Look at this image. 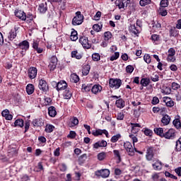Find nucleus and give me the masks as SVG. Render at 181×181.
<instances>
[{"label": "nucleus", "instance_id": "f257e3e1", "mask_svg": "<svg viewBox=\"0 0 181 181\" xmlns=\"http://www.w3.org/2000/svg\"><path fill=\"white\" fill-rule=\"evenodd\" d=\"M124 148L129 156H134V155H135V152H137V153H139L140 155L144 153L142 151H139L136 150L135 147H133L132 144L129 141H126L124 144Z\"/></svg>", "mask_w": 181, "mask_h": 181}, {"label": "nucleus", "instance_id": "f03ea898", "mask_svg": "<svg viewBox=\"0 0 181 181\" xmlns=\"http://www.w3.org/2000/svg\"><path fill=\"white\" fill-rule=\"evenodd\" d=\"M75 15L72 19V25L74 26H78V25H81L84 22V16L81 14V11H77Z\"/></svg>", "mask_w": 181, "mask_h": 181}, {"label": "nucleus", "instance_id": "7ed1b4c3", "mask_svg": "<svg viewBox=\"0 0 181 181\" xmlns=\"http://www.w3.org/2000/svg\"><path fill=\"white\" fill-rule=\"evenodd\" d=\"M29 42L28 40H23L18 45V49L21 50V54L23 57L26 54V51L29 50Z\"/></svg>", "mask_w": 181, "mask_h": 181}, {"label": "nucleus", "instance_id": "20e7f679", "mask_svg": "<svg viewBox=\"0 0 181 181\" xmlns=\"http://www.w3.org/2000/svg\"><path fill=\"white\" fill-rule=\"evenodd\" d=\"M122 85V81L118 78H110L109 81V86L111 88H115V90H118L119 87Z\"/></svg>", "mask_w": 181, "mask_h": 181}, {"label": "nucleus", "instance_id": "39448f33", "mask_svg": "<svg viewBox=\"0 0 181 181\" xmlns=\"http://www.w3.org/2000/svg\"><path fill=\"white\" fill-rule=\"evenodd\" d=\"M95 176H98V177H103V179H105L110 176V170L108 169H102L98 170L95 172Z\"/></svg>", "mask_w": 181, "mask_h": 181}, {"label": "nucleus", "instance_id": "423d86ee", "mask_svg": "<svg viewBox=\"0 0 181 181\" xmlns=\"http://www.w3.org/2000/svg\"><path fill=\"white\" fill-rule=\"evenodd\" d=\"M54 86H55L57 91H63V90H67V83L64 81H60L58 83L53 82Z\"/></svg>", "mask_w": 181, "mask_h": 181}, {"label": "nucleus", "instance_id": "0eeeda50", "mask_svg": "<svg viewBox=\"0 0 181 181\" xmlns=\"http://www.w3.org/2000/svg\"><path fill=\"white\" fill-rule=\"evenodd\" d=\"M168 56H167V62H169L170 63H173V62L176 61V58L175 57V55L176 54V51L174 48H170L168 52Z\"/></svg>", "mask_w": 181, "mask_h": 181}, {"label": "nucleus", "instance_id": "6e6552de", "mask_svg": "<svg viewBox=\"0 0 181 181\" xmlns=\"http://www.w3.org/2000/svg\"><path fill=\"white\" fill-rule=\"evenodd\" d=\"M79 43L82 45L83 49H90L91 44L88 42V38L86 37H81L79 38Z\"/></svg>", "mask_w": 181, "mask_h": 181}, {"label": "nucleus", "instance_id": "1a4fd4ad", "mask_svg": "<svg viewBox=\"0 0 181 181\" xmlns=\"http://www.w3.org/2000/svg\"><path fill=\"white\" fill-rule=\"evenodd\" d=\"M129 4V0H117L115 1V5L119 8V9H125Z\"/></svg>", "mask_w": 181, "mask_h": 181}, {"label": "nucleus", "instance_id": "9d476101", "mask_svg": "<svg viewBox=\"0 0 181 181\" xmlns=\"http://www.w3.org/2000/svg\"><path fill=\"white\" fill-rule=\"evenodd\" d=\"M129 30L133 35H136V36H138V35L141 33V25H139V27H136L135 24H132L129 27Z\"/></svg>", "mask_w": 181, "mask_h": 181}, {"label": "nucleus", "instance_id": "9b49d317", "mask_svg": "<svg viewBox=\"0 0 181 181\" xmlns=\"http://www.w3.org/2000/svg\"><path fill=\"white\" fill-rule=\"evenodd\" d=\"M28 76L30 80H33V78H36V76H37V69L36 67H30L28 71Z\"/></svg>", "mask_w": 181, "mask_h": 181}, {"label": "nucleus", "instance_id": "f8f14e48", "mask_svg": "<svg viewBox=\"0 0 181 181\" xmlns=\"http://www.w3.org/2000/svg\"><path fill=\"white\" fill-rule=\"evenodd\" d=\"M103 134H104L106 136V138H108V131L105 130V129H98L96 130H93L92 132V135H93V136H100V135H103Z\"/></svg>", "mask_w": 181, "mask_h": 181}, {"label": "nucleus", "instance_id": "ddd939ff", "mask_svg": "<svg viewBox=\"0 0 181 181\" xmlns=\"http://www.w3.org/2000/svg\"><path fill=\"white\" fill-rule=\"evenodd\" d=\"M175 129H170L168 132L164 133V136L163 138H165V139H173L175 138Z\"/></svg>", "mask_w": 181, "mask_h": 181}, {"label": "nucleus", "instance_id": "4468645a", "mask_svg": "<svg viewBox=\"0 0 181 181\" xmlns=\"http://www.w3.org/2000/svg\"><path fill=\"white\" fill-rule=\"evenodd\" d=\"M38 87L40 90H42V91H47V90H49V85H47V82L43 79L40 80Z\"/></svg>", "mask_w": 181, "mask_h": 181}, {"label": "nucleus", "instance_id": "2eb2a0df", "mask_svg": "<svg viewBox=\"0 0 181 181\" xmlns=\"http://www.w3.org/2000/svg\"><path fill=\"white\" fill-rule=\"evenodd\" d=\"M132 127V134L136 135L138 132H139V129L141 128V124L138 123H130Z\"/></svg>", "mask_w": 181, "mask_h": 181}, {"label": "nucleus", "instance_id": "dca6fc26", "mask_svg": "<svg viewBox=\"0 0 181 181\" xmlns=\"http://www.w3.org/2000/svg\"><path fill=\"white\" fill-rule=\"evenodd\" d=\"M170 124V116L168 115H165L161 118V126L166 127V125H169Z\"/></svg>", "mask_w": 181, "mask_h": 181}, {"label": "nucleus", "instance_id": "f3484780", "mask_svg": "<svg viewBox=\"0 0 181 181\" xmlns=\"http://www.w3.org/2000/svg\"><path fill=\"white\" fill-rule=\"evenodd\" d=\"M106 146L107 141L105 140H101L93 144V149H98V148H105Z\"/></svg>", "mask_w": 181, "mask_h": 181}, {"label": "nucleus", "instance_id": "a211bd4d", "mask_svg": "<svg viewBox=\"0 0 181 181\" xmlns=\"http://www.w3.org/2000/svg\"><path fill=\"white\" fill-rule=\"evenodd\" d=\"M1 115L2 117H5V119L7 121H11V119L13 118V116L9 113V110L8 109L3 110Z\"/></svg>", "mask_w": 181, "mask_h": 181}, {"label": "nucleus", "instance_id": "6ab92c4d", "mask_svg": "<svg viewBox=\"0 0 181 181\" xmlns=\"http://www.w3.org/2000/svg\"><path fill=\"white\" fill-rule=\"evenodd\" d=\"M15 16H16V18L21 19V21H26V13L22 11V10H17L15 12Z\"/></svg>", "mask_w": 181, "mask_h": 181}, {"label": "nucleus", "instance_id": "aec40b11", "mask_svg": "<svg viewBox=\"0 0 181 181\" xmlns=\"http://www.w3.org/2000/svg\"><path fill=\"white\" fill-rule=\"evenodd\" d=\"M63 97L65 100H70L73 97V92L68 88L64 90Z\"/></svg>", "mask_w": 181, "mask_h": 181}, {"label": "nucleus", "instance_id": "412c9836", "mask_svg": "<svg viewBox=\"0 0 181 181\" xmlns=\"http://www.w3.org/2000/svg\"><path fill=\"white\" fill-rule=\"evenodd\" d=\"M146 158L147 160H152L153 158V148L150 147L147 149Z\"/></svg>", "mask_w": 181, "mask_h": 181}, {"label": "nucleus", "instance_id": "4be33fe9", "mask_svg": "<svg viewBox=\"0 0 181 181\" xmlns=\"http://www.w3.org/2000/svg\"><path fill=\"white\" fill-rule=\"evenodd\" d=\"M163 102L165 103L167 107H173V105H175V102H173V100H172V98L169 97H164Z\"/></svg>", "mask_w": 181, "mask_h": 181}, {"label": "nucleus", "instance_id": "5701e85b", "mask_svg": "<svg viewBox=\"0 0 181 181\" xmlns=\"http://www.w3.org/2000/svg\"><path fill=\"white\" fill-rule=\"evenodd\" d=\"M77 125H78V119L76 117H71L69 123V127H70V128H73Z\"/></svg>", "mask_w": 181, "mask_h": 181}, {"label": "nucleus", "instance_id": "b1692460", "mask_svg": "<svg viewBox=\"0 0 181 181\" xmlns=\"http://www.w3.org/2000/svg\"><path fill=\"white\" fill-rule=\"evenodd\" d=\"M103 87L100 85H94L93 87H91V92L93 94H98V93H101Z\"/></svg>", "mask_w": 181, "mask_h": 181}, {"label": "nucleus", "instance_id": "393cba45", "mask_svg": "<svg viewBox=\"0 0 181 181\" xmlns=\"http://www.w3.org/2000/svg\"><path fill=\"white\" fill-rule=\"evenodd\" d=\"M57 114V112H56V107H54V106H50L48 108V115H49V117H56Z\"/></svg>", "mask_w": 181, "mask_h": 181}, {"label": "nucleus", "instance_id": "a878e982", "mask_svg": "<svg viewBox=\"0 0 181 181\" xmlns=\"http://www.w3.org/2000/svg\"><path fill=\"white\" fill-rule=\"evenodd\" d=\"M115 105L117 108H124L125 107V101L122 98L118 99L116 100Z\"/></svg>", "mask_w": 181, "mask_h": 181}, {"label": "nucleus", "instance_id": "bb28decb", "mask_svg": "<svg viewBox=\"0 0 181 181\" xmlns=\"http://www.w3.org/2000/svg\"><path fill=\"white\" fill-rule=\"evenodd\" d=\"M154 132L155 134H156V135H158L159 136H161L162 138H163L165 133H163V128L162 127H156L154 128Z\"/></svg>", "mask_w": 181, "mask_h": 181}, {"label": "nucleus", "instance_id": "cd10ccee", "mask_svg": "<svg viewBox=\"0 0 181 181\" xmlns=\"http://www.w3.org/2000/svg\"><path fill=\"white\" fill-rule=\"evenodd\" d=\"M25 125V123L23 122V119H18L14 122V127H18L19 128H23V126Z\"/></svg>", "mask_w": 181, "mask_h": 181}, {"label": "nucleus", "instance_id": "c85d7f7f", "mask_svg": "<svg viewBox=\"0 0 181 181\" xmlns=\"http://www.w3.org/2000/svg\"><path fill=\"white\" fill-rule=\"evenodd\" d=\"M151 40L154 45H158L160 40V37L158 35L153 34L151 35Z\"/></svg>", "mask_w": 181, "mask_h": 181}, {"label": "nucleus", "instance_id": "c756f323", "mask_svg": "<svg viewBox=\"0 0 181 181\" xmlns=\"http://www.w3.org/2000/svg\"><path fill=\"white\" fill-rule=\"evenodd\" d=\"M26 91L28 95H30V94H33V93L35 92V86H33V84H28L26 86Z\"/></svg>", "mask_w": 181, "mask_h": 181}, {"label": "nucleus", "instance_id": "7c9ffc66", "mask_svg": "<svg viewBox=\"0 0 181 181\" xmlns=\"http://www.w3.org/2000/svg\"><path fill=\"white\" fill-rule=\"evenodd\" d=\"M149 83H151V80L148 78H143L140 81V84H141L143 87H148Z\"/></svg>", "mask_w": 181, "mask_h": 181}, {"label": "nucleus", "instance_id": "2f4dec72", "mask_svg": "<svg viewBox=\"0 0 181 181\" xmlns=\"http://www.w3.org/2000/svg\"><path fill=\"white\" fill-rule=\"evenodd\" d=\"M153 168L155 170H160L163 168L162 162L156 161L153 164Z\"/></svg>", "mask_w": 181, "mask_h": 181}, {"label": "nucleus", "instance_id": "473e14b6", "mask_svg": "<svg viewBox=\"0 0 181 181\" xmlns=\"http://www.w3.org/2000/svg\"><path fill=\"white\" fill-rule=\"evenodd\" d=\"M71 57H73L74 59H77V60H80V59H81V57H83V56L81 55V54H80L77 51H72L71 52Z\"/></svg>", "mask_w": 181, "mask_h": 181}, {"label": "nucleus", "instance_id": "72a5a7b5", "mask_svg": "<svg viewBox=\"0 0 181 181\" xmlns=\"http://www.w3.org/2000/svg\"><path fill=\"white\" fill-rule=\"evenodd\" d=\"M8 37L9 40H13L16 37V30H11L8 35Z\"/></svg>", "mask_w": 181, "mask_h": 181}, {"label": "nucleus", "instance_id": "f704fd0d", "mask_svg": "<svg viewBox=\"0 0 181 181\" xmlns=\"http://www.w3.org/2000/svg\"><path fill=\"white\" fill-rule=\"evenodd\" d=\"M90 65H85L82 69L83 76L88 75V73H90Z\"/></svg>", "mask_w": 181, "mask_h": 181}, {"label": "nucleus", "instance_id": "c9c22d12", "mask_svg": "<svg viewBox=\"0 0 181 181\" xmlns=\"http://www.w3.org/2000/svg\"><path fill=\"white\" fill-rule=\"evenodd\" d=\"M38 11L40 12V13H45L46 11H47V6L44 4H40L39 5Z\"/></svg>", "mask_w": 181, "mask_h": 181}, {"label": "nucleus", "instance_id": "e433bc0d", "mask_svg": "<svg viewBox=\"0 0 181 181\" xmlns=\"http://www.w3.org/2000/svg\"><path fill=\"white\" fill-rule=\"evenodd\" d=\"M71 81H72V83H78V81H80V78L77 74H71Z\"/></svg>", "mask_w": 181, "mask_h": 181}, {"label": "nucleus", "instance_id": "4c0bfd02", "mask_svg": "<svg viewBox=\"0 0 181 181\" xmlns=\"http://www.w3.org/2000/svg\"><path fill=\"white\" fill-rule=\"evenodd\" d=\"M158 12L161 16H166L168 15V11L163 7H159Z\"/></svg>", "mask_w": 181, "mask_h": 181}, {"label": "nucleus", "instance_id": "58836bf2", "mask_svg": "<svg viewBox=\"0 0 181 181\" xmlns=\"http://www.w3.org/2000/svg\"><path fill=\"white\" fill-rule=\"evenodd\" d=\"M70 39H71V40H72V42H76V40H77V39H78V37L77 35V31L74 30L71 33Z\"/></svg>", "mask_w": 181, "mask_h": 181}, {"label": "nucleus", "instance_id": "ea45409f", "mask_svg": "<svg viewBox=\"0 0 181 181\" xmlns=\"http://www.w3.org/2000/svg\"><path fill=\"white\" fill-rule=\"evenodd\" d=\"M54 130V126L52 125V124H47L45 127V132H47L48 134H50L52 132H53V131Z\"/></svg>", "mask_w": 181, "mask_h": 181}, {"label": "nucleus", "instance_id": "a19ab883", "mask_svg": "<svg viewBox=\"0 0 181 181\" xmlns=\"http://www.w3.org/2000/svg\"><path fill=\"white\" fill-rule=\"evenodd\" d=\"M83 93H88L91 90V85H86L83 84L82 85V88H81Z\"/></svg>", "mask_w": 181, "mask_h": 181}, {"label": "nucleus", "instance_id": "79ce46f5", "mask_svg": "<svg viewBox=\"0 0 181 181\" xmlns=\"http://www.w3.org/2000/svg\"><path fill=\"white\" fill-rule=\"evenodd\" d=\"M98 160H104L105 158H107V153L105 152H100L98 154Z\"/></svg>", "mask_w": 181, "mask_h": 181}, {"label": "nucleus", "instance_id": "37998d69", "mask_svg": "<svg viewBox=\"0 0 181 181\" xmlns=\"http://www.w3.org/2000/svg\"><path fill=\"white\" fill-rule=\"evenodd\" d=\"M169 6V0H161L160 3V8H168Z\"/></svg>", "mask_w": 181, "mask_h": 181}, {"label": "nucleus", "instance_id": "c03bdc74", "mask_svg": "<svg viewBox=\"0 0 181 181\" xmlns=\"http://www.w3.org/2000/svg\"><path fill=\"white\" fill-rule=\"evenodd\" d=\"M92 59L93 62H100L101 59V56H100V54L98 53H94L92 54Z\"/></svg>", "mask_w": 181, "mask_h": 181}, {"label": "nucleus", "instance_id": "a18cd8bd", "mask_svg": "<svg viewBox=\"0 0 181 181\" xmlns=\"http://www.w3.org/2000/svg\"><path fill=\"white\" fill-rule=\"evenodd\" d=\"M144 60L147 64H151V62H152V59L151 58V55L148 54H145L144 56Z\"/></svg>", "mask_w": 181, "mask_h": 181}, {"label": "nucleus", "instance_id": "49530a36", "mask_svg": "<svg viewBox=\"0 0 181 181\" xmlns=\"http://www.w3.org/2000/svg\"><path fill=\"white\" fill-rule=\"evenodd\" d=\"M33 124L34 127H42V119H35L33 121Z\"/></svg>", "mask_w": 181, "mask_h": 181}, {"label": "nucleus", "instance_id": "de8ad7c7", "mask_svg": "<svg viewBox=\"0 0 181 181\" xmlns=\"http://www.w3.org/2000/svg\"><path fill=\"white\" fill-rule=\"evenodd\" d=\"M173 124L175 127V128H177V129H179V128L181 127V123H180V120H179V119H174L173 122Z\"/></svg>", "mask_w": 181, "mask_h": 181}, {"label": "nucleus", "instance_id": "09e8293b", "mask_svg": "<svg viewBox=\"0 0 181 181\" xmlns=\"http://www.w3.org/2000/svg\"><path fill=\"white\" fill-rule=\"evenodd\" d=\"M134 66L132 65H128L126 67V73H127L128 74H132V73L134 72Z\"/></svg>", "mask_w": 181, "mask_h": 181}, {"label": "nucleus", "instance_id": "8fccbe9b", "mask_svg": "<svg viewBox=\"0 0 181 181\" xmlns=\"http://www.w3.org/2000/svg\"><path fill=\"white\" fill-rule=\"evenodd\" d=\"M175 149L177 152L181 151V137L176 141Z\"/></svg>", "mask_w": 181, "mask_h": 181}, {"label": "nucleus", "instance_id": "3c124183", "mask_svg": "<svg viewBox=\"0 0 181 181\" xmlns=\"http://www.w3.org/2000/svg\"><path fill=\"white\" fill-rule=\"evenodd\" d=\"M151 0H140L139 4L141 6H146L151 4Z\"/></svg>", "mask_w": 181, "mask_h": 181}, {"label": "nucleus", "instance_id": "603ef678", "mask_svg": "<svg viewBox=\"0 0 181 181\" xmlns=\"http://www.w3.org/2000/svg\"><path fill=\"white\" fill-rule=\"evenodd\" d=\"M112 37V35L111 34V32L107 31L105 33L104 35V40H110Z\"/></svg>", "mask_w": 181, "mask_h": 181}, {"label": "nucleus", "instance_id": "864d4df0", "mask_svg": "<svg viewBox=\"0 0 181 181\" xmlns=\"http://www.w3.org/2000/svg\"><path fill=\"white\" fill-rule=\"evenodd\" d=\"M171 88L173 90H179L180 88V84L176 83V82H173L171 84Z\"/></svg>", "mask_w": 181, "mask_h": 181}, {"label": "nucleus", "instance_id": "5fc2aeb1", "mask_svg": "<svg viewBox=\"0 0 181 181\" xmlns=\"http://www.w3.org/2000/svg\"><path fill=\"white\" fill-rule=\"evenodd\" d=\"M121 138V134H116L113 136L111 138V142H113L115 144V142H117V141Z\"/></svg>", "mask_w": 181, "mask_h": 181}, {"label": "nucleus", "instance_id": "6e6d98bb", "mask_svg": "<svg viewBox=\"0 0 181 181\" xmlns=\"http://www.w3.org/2000/svg\"><path fill=\"white\" fill-rule=\"evenodd\" d=\"M113 153L115 158H117L119 162H121V154L118 150H114Z\"/></svg>", "mask_w": 181, "mask_h": 181}, {"label": "nucleus", "instance_id": "4d7b16f0", "mask_svg": "<svg viewBox=\"0 0 181 181\" xmlns=\"http://www.w3.org/2000/svg\"><path fill=\"white\" fill-rule=\"evenodd\" d=\"M93 29L95 32H100V30H101V29H103V25H100L98 24H95L93 26Z\"/></svg>", "mask_w": 181, "mask_h": 181}, {"label": "nucleus", "instance_id": "13d9d810", "mask_svg": "<svg viewBox=\"0 0 181 181\" xmlns=\"http://www.w3.org/2000/svg\"><path fill=\"white\" fill-rule=\"evenodd\" d=\"M119 57V52H115L113 55H112L110 58L111 62H114V60H117Z\"/></svg>", "mask_w": 181, "mask_h": 181}, {"label": "nucleus", "instance_id": "bf43d9fd", "mask_svg": "<svg viewBox=\"0 0 181 181\" xmlns=\"http://www.w3.org/2000/svg\"><path fill=\"white\" fill-rule=\"evenodd\" d=\"M86 160H87V154H83L78 158V161L81 163H84V162H86Z\"/></svg>", "mask_w": 181, "mask_h": 181}, {"label": "nucleus", "instance_id": "052dcab7", "mask_svg": "<svg viewBox=\"0 0 181 181\" xmlns=\"http://www.w3.org/2000/svg\"><path fill=\"white\" fill-rule=\"evenodd\" d=\"M77 134L74 131H70L69 134L67 136V138H70V139H74L76 138Z\"/></svg>", "mask_w": 181, "mask_h": 181}, {"label": "nucleus", "instance_id": "680f3d73", "mask_svg": "<svg viewBox=\"0 0 181 181\" xmlns=\"http://www.w3.org/2000/svg\"><path fill=\"white\" fill-rule=\"evenodd\" d=\"M129 138L132 139V141L134 145H135V144H136V142H138V138L136 137V135L130 134Z\"/></svg>", "mask_w": 181, "mask_h": 181}, {"label": "nucleus", "instance_id": "e2e57ef3", "mask_svg": "<svg viewBox=\"0 0 181 181\" xmlns=\"http://www.w3.org/2000/svg\"><path fill=\"white\" fill-rule=\"evenodd\" d=\"M56 67H57V64H52L49 62L48 68L51 71H54V70L56 69Z\"/></svg>", "mask_w": 181, "mask_h": 181}, {"label": "nucleus", "instance_id": "0e129e2a", "mask_svg": "<svg viewBox=\"0 0 181 181\" xmlns=\"http://www.w3.org/2000/svg\"><path fill=\"white\" fill-rule=\"evenodd\" d=\"M8 153L11 155V156H14V155H16V148L12 147L11 149L8 150Z\"/></svg>", "mask_w": 181, "mask_h": 181}, {"label": "nucleus", "instance_id": "69168bd1", "mask_svg": "<svg viewBox=\"0 0 181 181\" xmlns=\"http://www.w3.org/2000/svg\"><path fill=\"white\" fill-rule=\"evenodd\" d=\"M59 168L62 172H65L67 170V166L64 163H61L59 165Z\"/></svg>", "mask_w": 181, "mask_h": 181}, {"label": "nucleus", "instance_id": "338daca9", "mask_svg": "<svg viewBox=\"0 0 181 181\" xmlns=\"http://www.w3.org/2000/svg\"><path fill=\"white\" fill-rule=\"evenodd\" d=\"M144 134L146 135V136H152V134H153V132L149 129H145Z\"/></svg>", "mask_w": 181, "mask_h": 181}, {"label": "nucleus", "instance_id": "774afa93", "mask_svg": "<svg viewBox=\"0 0 181 181\" xmlns=\"http://www.w3.org/2000/svg\"><path fill=\"white\" fill-rule=\"evenodd\" d=\"M100 18H101V13L100 11H98L96 14L93 16V20L100 21Z\"/></svg>", "mask_w": 181, "mask_h": 181}]
</instances>
